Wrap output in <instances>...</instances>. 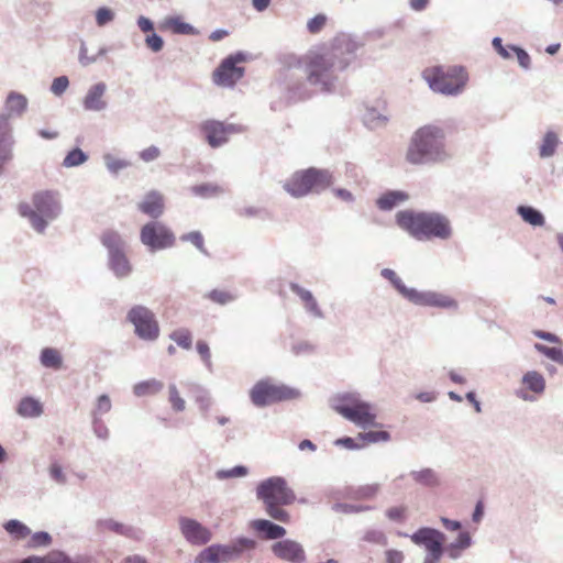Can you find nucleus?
<instances>
[{
	"label": "nucleus",
	"instance_id": "54",
	"mask_svg": "<svg viewBox=\"0 0 563 563\" xmlns=\"http://www.w3.org/2000/svg\"><path fill=\"white\" fill-rule=\"evenodd\" d=\"M197 352L199 353L202 361L206 363V365H211V353L209 345L205 341H198L196 344Z\"/></svg>",
	"mask_w": 563,
	"mask_h": 563
},
{
	"label": "nucleus",
	"instance_id": "4",
	"mask_svg": "<svg viewBox=\"0 0 563 563\" xmlns=\"http://www.w3.org/2000/svg\"><path fill=\"white\" fill-rule=\"evenodd\" d=\"M257 497L263 500L269 517L284 523L289 522V514L282 506L291 505L296 496L284 478L272 477L262 482L257 487Z\"/></svg>",
	"mask_w": 563,
	"mask_h": 563
},
{
	"label": "nucleus",
	"instance_id": "10",
	"mask_svg": "<svg viewBox=\"0 0 563 563\" xmlns=\"http://www.w3.org/2000/svg\"><path fill=\"white\" fill-rule=\"evenodd\" d=\"M334 409L345 419L363 428L374 426L376 419L372 405L354 397L343 399Z\"/></svg>",
	"mask_w": 563,
	"mask_h": 563
},
{
	"label": "nucleus",
	"instance_id": "49",
	"mask_svg": "<svg viewBox=\"0 0 563 563\" xmlns=\"http://www.w3.org/2000/svg\"><path fill=\"white\" fill-rule=\"evenodd\" d=\"M68 78L66 76H60L53 80L51 90L56 96H60L68 88Z\"/></svg>",
	"mask_w": 563,
	"mask_h": 563
},
{
	"label": "nucleus",
	"instance_id": "57",
	"mask_svg": "<svg viewBox=\"0 0 563 563\" xmlns=\"http://www.w3.org/2000/svg\"><path fill=\"white\" fill-rule=\"evenodd\" d=\"M128 166H130V163L126 161L108 157V168L112 173H119L121 169H124Z\"/></svg>",
	"mask_w": 563,
	"mask_h": 563
},
{
	"label": "nucleus",
	"instance_id": "43",
	"mask_svg": "<svg viewBox=\"0 0 563 563\" xmlns=\"http://www.w3.org/2000/svg\"><path fill=\"white\" fill-rule=\"evenodd\" d=\"M470 544H471L470 533L468 532H460L455 542H453L449 548L451 556L456 558L457 554L454 551L455 550H464L467 547H470Z\"/></svg>",
	"mask_w": 563,
	"mask_h": 563
},
{
	"label": "nucleus",
	"instance_id": "32",
	"mask_svg": "<svg viewBox=\"0 0 563 563\" xmlns=\"http://www.w3.org/2000/svg\"><path fill=\"white\" fill-rule=\"evenodd\" d=\"M27 100L26 98L18 92H10L5 107L9 112V114H22L24 110L26 109Z\"/></svg>",
	"mask_w": 563,
	"mask_h": 563
},
{
	"label": "nucleus",
	"instance_id": "1",
	"mask_svg": "<svg viewBox=\"0 0 563 563\" xmlns=\"http://www.w3.org/2000/svg\"><path fill=\"white\" fill-rule=\"evenodd\" d=\"M355 43L346 35L335 36L330 43L309 49L286 74V87L299 99L316 92L333 91L338 81L335 69L343 70L355 52Z\"/></svg>",
	"mask_w": 563,
	"mask_h": 563
},
{
	"label": "nucleus",
	"instance_id": "51",
	"mask_svg": "<svg viewBox=\"0 0 563 563\" xmlns=\"http://www.w3.org/2000/svg\"><path fill=\"white\" fill-rule=\"evenodd\" d=\"M52 541L51 536L47 532H36L32 536L30 545L31 547H41V545H48Z\"/></svg>",
	"mask_w": 563,
	"mask_h": 563
},
{
	"label": "nucleus",
	"instance_id": "18",
	"mask_svg": "<svg viewBox=\"0 0 563 563\" xmlns=\"http://www.w3.org/2000/svg\"><path fill=\"white\" fill-rule=\"evenodd\" d=\"M12 128L9 118L0 114V175L4 170L5 165L12 159L13 153Z\"/></svg>",
	"mask_w": 563,
	"mask_h": 563
},
{
	"label": "nucleus",
	"instance_id": "61",
	"mask_svg": "<svg viewBox=\"0 0 563 563\" xmlns=\"http://www.w3.org/2000/svg\"><path fill=\"white\" fill-rule=\"evenodd\" d=\"M51 476L58 483L65 482V476L63 474L62 467L58 464H53L49 468Z\"/></svg>",
	"mask_w": 563,
	"mask_h": 563
},
{
	"label": "nucleus",
	"instance_id": "36",
	"mask_svg": "<svg viewBox=\"0 0 563 563\" xmlns=\"http://www.w3.org/2000/svg\"><path fill=\"white\" fill-rule=\"evenodd\" d=\"M558 145V137L555 133L548 132L543 137L542 144L540 146V156L549 157L552 156L555 152Z\"/></svg>",
	"mask_w": 563,
	"mask_h": 563
},
{
	"label": "nucleus",
	"instance_id": "39",
	"mask_svg": "<svg viewBox=\"0 0 563 563\" xmlns=\"http://www.w3.org/2000/svg\"><path fill=\"white\" fill-rule=\"evenodd\" d=\"M192 191L198 196L209 198V197H214V196L222 194L224 191V189L221 186L216 185V184H202V185L195 186L192 188Z\"/></svg>",
	"mask_w": 563,
	"mask_h": 563
},
{
	"label": "nucleus",
	"instance_id": "31",
	"mask_svg": "<svg viewBox=\"0 0 563 563\" xmlns=\"http://www.w3.org/2000/svg\"><path fill=\"white\" fill-rule=\"evenodd\" d=\"M103 86L101 84L96 85L92 87L84 101L85 108L87 110H99L102 108V97H103Z\"/></svg>",
	"mask_w": 563,
	"mask_h": 563
},
{
	"label": "nucleus",
	"instance_id": "19",
	"mask_svg": "<svg viewBox=\"0 0 563 563\" xmlns=\"http://www.w3.org/2000/svg\"><path fill=\"white\" fill-rule=\"evenodd\" d=\"M180 530L187 541L194 544H205L210 541L211 532L198 521L189 518H180Z\"/></svg>",
	"mask_w": 563,
	"mask_h": 563
},
{
	"label": "nucleus",
	"instance_id": "35",
	"mask_svg": "<svg viewBox=\"0 0 563 563\" xmlns=\"http://www.w3.org/2000/svg\"><path fill=\"white\" fill-rule=\"evenodd\" d=\"M534 349L545 355L548 358L556 362L560 365H563V351L559 346L549 347L541 343H536Z\"/></svg>",
	"mask_w": 563,
	"mask_h": 563
},
{
	"label": "nucleus",
	"instance_id": "21",
	"mask_svg": "<svg viewBox=\"0 0 563 563\" xmlns=\"http://www.w3.org/2000/svg\"><path fill=\"white\" fill-rule=\"evenodd\" d=\"M139 209L150 216L151 218H158L164 212V199L159 192L151 191L148 192L143 201L139 203Z\"/></svg>",
	"mask_w": 563,
	"mask_h": 563
},
{
	"label": "nucleus",
	"instance_id": "26",
	"mask_svg": "<svg viewBox=\"0 0 563 563\" xmlns=\"http://www.w3.org/2000/svg\"><path fill=\"white\" fill-rule=\"evenodd\" d=\"M382 276L388 279L402 297L409 301L411 300V294H415L416 289L406 287L401 278L393 269L384 268Z\"/></svg>",
	"mask_w": 563,
	"mask_h": 563
},
{
	"label": "nucleus",
	"instance_id": "64",
	"mask_svg": "<svg viewBox=\"0 0 563 563\" xmlns=\"http://www.w3.org/2000/svg\"><path fill=\"white\" fill-rule=\"evenodd\" d=\"M229 35V32L225 30H216L209 35V40L212 42L221 41L222 38L227 37Z\"/></svg>",
	"mask_w": 563,
	"mask_h": 563
},
{
	"label": "nucleus",
	"instance_id": "41",
	"mask_svg": "<svg viewBox=\"0 0 563 563\" xmlns=\"http://www.w3.org/2000/svg\"><path fill=\"white\" fill-rule=\"evenodd\" d=\"M86 159V154L81 150L75 148L66 155L63 165L65 167H75L82 164Z\"/></svg>",
	"mask_w": 563,
	"mask_h": 563
},
{
	"label": "nucleus",
	"instance_id": "25",
	"mask_svg": "<svg viewBox=\"0 0 563 563\" xmlns=\"http://www.w3.org/2000/svg\"><path fill=\"white\" fill-rule=\"evenodd\" d=\"M16 411L20 416L25 418L37 417L43 412V407L38 400L32 397H25L21 399Z\"/></svg>",
	"mask_w": 563,
	"mask_h": 563
},
{
	"label": "nucleus",
	"instance_id": "44",
	"mask_svg": "<svg viewBox=\"0 0 563 563\" xmlns=\"http://www.w3.org/2000/svg\"><path fill=\"white\" fill-rule=\"evenodd\" d=\"M169 402L175 411H183L186 408L185 400L180 397L179 391L175 385H170L168 388Z\"/></svg>",
	"mask_w": 563,
	"mask_h": 563
},
{
	"label": "nucleus",
	"instance_id": "22",
	"mask_svg": "<svg viewBox=\"0 0 563 563\" xmlns=\"http://www.w3.org/2000/svg\"><path fill=\"white\" fill-rule=\"evenodd\" d=\"M251 526L255 531L264 533V538L268 540H276L286 534V529L284 527L275 525L266 519L254 520Z\"/></svg>",
	"mask_w": 563,
	"mask_h": 563
},
{
	"label": "nucleus",
	"instance_id": "46",
	"mask_svg": "<svg viewBox=\"0 0 563 563\" xmlns=\"http://www.w3.org/2000/svg\"><path fill=\"white\" fill-rule=\"evenodd\" d=\"M183 241H188L192 243L199 251L206 253L203 236L200 232L194 231L181 236Z\"/></svg>",
	"mask_w": 563,
	"mask_h": 563
},
{
	"label": "nucleus",
	"instance_id": "7",
	"mask_svg": "<svg viewBox=\"0 0 563 563\" xmlns=\"http://www.w3.org/2000/svg\"><path fill=\"white\" fill-rule=\"evenodd\" d=\"M333 183L331 173L325 169L308 168L294 173L284 184V189L292 197L300 198L310 192L327 189Z\"/></svg>",
	"mask_w": 563,
	"mask_h": 563
},
{
	"label": "nucleus",
	"instance_id": "62",
	"mask_svg": "<svg viewBox=\"0 0 563 563\" xmlns=\"http://www.w3.org/2000/svg\"><path fill=\"white\" fill-rule=\"evenodd\" d=\"M137 25L143 32L153 31V23L145 16H140L137 20Z\"/></svg>",
	"mask_w": 563,
	"mask_h": 563
},
{
	"label": "nucleus",
	"instance_id": "16",
	"mask_svg": "<svg viewBox=\"0 0 563 563\" xmlns=\"http://www.w3.org/2000/svg\"><path fill=\"white\" fill-rule=\"evenodd\" d=\"M272 551L283 561L290 563H303L306 561V553L302 545L290 539L274 543Z\"/></svg>",
	"mask_w": 563,
	"mask_h": 563
},
{
	"label": "nucleus",
	"instance_id": "9",
	"mask_svg": "<svg viewBox=\"0 0 563 563\" xmlns=\"http://www.w3.org/2000/svg\"><path fill=\"white\" fill-rule=\"evenodd\" d=\"M255 541L247 538H240L227 545H210L197 556V563H227L240 556L245 550L255 548Z\"/></svg>",
	"mask_w": 563,
	"mask_h": 563
},
{
	"label": "nucleus",
	"instance_id": "23",
	"mask_svg": "<svg viewBox=\"0 0 563 563\" xmlns=\"http://www.w3.org/2000/svg\"><path fill=\"white\" fill-rule=\"evenodd\" d=\"M162 27L173 32L174 34L194 35L197 33L192 25L184 22L179 16L166 18L162 24Z\"/></svg>",
	"mask_w": 563,
	"mask_h": 563
},
{
	"label": "nucleus",
	"instance_id": "45",
	"mask_svg": "<svg viewBox=\"0 0 563 563\" xmlns=\"http://www.w3.org/2000/svg\"><path fill=\"white\" fill-rule=\"evenodd\" d=\"M327 16L322 13L317 14L312 19H310L307 23V29L310 34L319 33L327 24Z\"/></svg>",
	"mask_w": 563,
	"mask_h": 563
},
{
	"label": "nucleus",
	"instance_id": "2",
	"mask_svg": "<svg viewBox=\"0 0 563 563\" xmlns=\"http://www.w3.org/2000/svg\"><path fill=\"white\" fill-rule=\"evenodd\" d=\"M449 157L445 147V133L441 126L427 124L411 135L405 161L410 165L440 163Z\"/></svg>",
	"mask_w": 563,
	"mask_h": 563
},
{
	"label": "nucleus",
	"instance_id": "5",
	"mask_svg": "<svg viewBox=\"0 0 563 563\" xmlns=\"http://www.w3.org/2000/svg\"><path fill=\"white\" fill-rule=\"evenodd\" d=\"M423 79L438 93L455 96L461 93L468 80V74L462 66H431L423 70Z\"/></svg>",
	"mask_w": 563,
	"mask_h": 563
},
{
	"label": "nucleus",
	"instance_id": "55",
	"mask_svg": "<svg viewBox=\"0 0 563 563\" xmlns=\"http://www.w3.org/2000/svg\"><path fill=\"white\" fill-rule=\"evenodd\" d=\"M247 470L244 466H235L229 471L218 472L219 478L239 477L246 475Z\"/></svg>",
	"mask_w": 563,
	"mask_h": 563
},
{
	"label": "nucleus",
	"instance_id": "50",
	"mask_svg": "<svg viewBox=\"0 0 563 563\" xmlns=\"http://www.w3.org/2000/svg\"><path fill=\"white\" fill-rule=\"evenodd\" d=\"M510 51L514 53V56L517 57L518 63L521 67H523L526 69L529 68L531 60H530V56L528 55V53L526 51H523L522 48L517 47V46H511Z\"/></svg>",
	"mask_w": 563,
	"mask_h": 563
},
{
	"label": "nucleus",
	"instance_id": "40",
	"mask_svg": "<svg viewBox=\"0 0 563 563\" xmlns=\"http://www.w3.org/2000/svg\"><path fill=\"white\" fill-rule=\"evenodd\" d=\"M207 297L211 301L219 303V305H225L235 299V296L233 294H231L228 290H223V289H213L207 295Z\"/></svg>",
	"mask_w": 563,
	"mask_h": 563
},
{
	"label": "nucleus",
	"instance_id": "37",
	"mask_svg": "<svg viewBox=\"0 0 563 563\" xmlns=\"http://www.w3.org/2000/svg\"><path fill=\"white\" fill-rule=\"evenodd\" d=\"M65 555L62 552H51L45 556H30L20 563H64Z\"/></svg>",
	"mask_w": 563,
	"mask_h": 563
},
{
	"label": "nucleus",
	"instance_id": "6",
	"mask_svg": "<svg viewBox=\"0 0 563 563\" xmlns=\"http://www.w3.org/2000/svg\"><path fill=\"white\" fill-rule=\"evenodd\" d=\"M34 209L26 202L19 205V213L27 218L32 227L42 233L49 220L55 219L59 213V203L52 191H40L33 195Z\"/></svg>",
	"mask_w": 563,
	"mask_h": 563
},
{
	"label": "nucleus",
	"instance_id": "13",
	"mask_svg": "<svg viewBox=\"0 0 563 563\" xmlns=\"http://www.w3.org/2000/svg\"><path fill=\"white\" fill-rule=\"evenodd\" d=\"M199 129L211 147H219L229 141L230 135L239 133L241 129L218 120H206Z\"/></svg>",
	"mask_w": 563,
	"mask_h": 563
},
{
	"label": "nucleus",
	"instance_id": "20",
	"mask_svg": "<svg viewBox=\"0 0 563 563\" xmlns=\"http://www.w3.org/2000/svg\"><path fill=\"white\" fill-rule=\"evenodd\" d=\"M108 256L109 266L118 277H124L131 273L132 267L121 246L108 244Z\"/></svg>",
	"mask_w": 563,
	"mask_h": 563
},
{
	"label": "nucleus",
	"instance_id": "8",
	"mask_svg": "<svg viewBox=\"0 0 563 563\" xmlns=\"http://www.w3.org/2000/svg\"><path fill=\"white\" fill-rule=\"evenodd\" d=\"M297 393L271 379L258 380L250 390V398L254 406L266 407L273 404L294 399Z\"/></svg>",
	"mask_w": 563,
	"mask_h": 563
},
{
	"label": "nucleus",
	"instance_id": "11",
	"mask_svg": "<svg viewBox=\"0 0 563 563\" xmlns=\"http://www.w3.org/2000/svg\"><path fill=\"white\" fill-rule=\"evenodd\" d=\"M128 320L134 325L135 333L139 338L153 341L159 335V325L155 314L147 307L136 305L132 307L126 316Z\"/></svg>",
	"mask_w": 563,
	"mask_h": 563
},
{
	"label": "nucleus",
	"instance_id": "56",
	"mask_svg": "<svg viewBox=\"0 0 563 563\" xmlns=\"http://www.w3.org/2000/svg\"><path fill=\"white\" fill-rule=\"evenodd\" d=\"M386 563H402L404 553L399 550L390 549L385 552Z\"/></svg>",
	"mask_w": 563,
	"mask_h": 563
},
{
	"label": "nucleus",
	"instance_id": "29",
	"mask_svg": "<svg viewBox=\"0 0 563 563\" xmlns=\"http://www.w3.org/2000/svg\"><path fill=\"white\" fill-rule=\"evenodd\" d=\"M407 199H408V195L405 192L390 191V192H387L378 198L377 206L382 210H390Z\"/></svg>",
	"mask_w": 563,
	"mask_h": 563
},
{
	"label": "nucleus",
	"instance_id": "58",
	"mask_svg": "<svg viewBox=\"0 0 563 563\" xmlns=\"http://www.w3.org/2000/svg\"><path fill=\"white\" fill-rule=\"evenodd\" d=\"M161 152L156 146H150L140 153L141 158L144 162H151L159 156Z\"/></svg>",
	"mask_w": 563,
	"mask_h": 563
},
{
	"label": "nucleus",
	"instance_id": "48",
	"mask_svg": "<svg viewBox=\"0 0 563 563\" xmlns=\"http://www.w3.org/2000/svg\"><path fill=\"white\" fill-rule=\"evenodd\" d=\"M361 439H363L366 442H379V441H387L389 439V433L386 431H369L366 433L360 434Z\"/></svg>",
	"mask_w": 563,
	"mask_h": 563
},
{
	"label": "nucleus",
	"instance_id": "14",
	"mask_svg": "<svg viewBox=\"0 0 563 563\" xmlns=\"http://www.w3.org/2000/svg\"><path fill=\"white\" fill-rule=\"evenodd\" d=\"M411 541L417 545H423L429 552L426 559H433L440 561L443 553V543L445 536L432 528H421L416 531L411 537Z\"/></svg>",
	"mask_w": 563,
	"mask_h": 563
},
{
	"label": "nucleus",
	"instance_id": "42",
	"mask_svg": "<svg viewBox=\"0 0 563 563\" xmlns=\"http://www.w3.org/2000/svg\"><path fill=\"white\" fill-rule=\"evenodd\" d=\"M362 540L368 543L378 544V545H386L387 544V537L385 533L380 530H367L363 537Z\"/></svg>",
	"mask_w": 563,
	"mask_h": 563
},
{
	"label": "nucleus",
	"instance_id": "24",
	"mask_svg": "<svg viewBox=\"0 0 563 563\" xmlns=\"http://www.w3.org/2000/svg\"><path fill=\"white\" fill-rule=\"evenodd\" d=\"M290 289L300 297V299L302 300L306 309L311 312L312 314L317 316V317H321L322 313L318 307V303L314 299V297L312 296V294L309 291V290H306L303 288H301L299 285L297 284H290Z\"/></svg>",
	"mask_w": 563,
	"mask_h": 563
},
{
	"label": "nucleus",
	"instance_id": "28",
	"mask_svg": "<svg viewBox=\"0 0 563 563\" xmlns=\"http://www.w3.org/2000/svg\"><path fill=\"white\" fill-rule=\"evenodd\" d=\"M522 384L531 391L536 394H542L545 389V380L543 376L536 372H527L522 377Z\"/></svg>",
	"mask_w": 563,
	"mask_h": 563
},
{
	"label": "nucleus",
	"instance_id": "52",
	"mask_svg": "<svg viewBox=\"0 0 563 563\" xmlns=\"http://www.w3.org/2000/svg\"><path fill=\"white\" fill-rule=\"evenodd\" d=\"M145 43L153 52H159L164 45L163 38L155 33L148 34L145 38Z\"/></svg>",
	"mask_w": 563,
	"mask_h": 563
},
{
	"label": "nucleus",
	"instance_id": "59",
	"mask_svg": "<svg viewBox=\"0 0 563 563\" xmlns=\"http://www.w3.org/2000/svg\"><path fill=\"white\" fill-rule=\"evenodd\" d=\"M379 489L377 484L366 485L357 490V494L363 498H373Z\"/></svg>",
	"mask_w": 563,
	"mask_h": 563
},
{
	"label": "nucleus",
	"instance_id": "3",
	"mask_svg": "<svg viewBox=\"0 0 563 563\" xmlns=\"http://www.w3.org/2000/svg\"><path fill=\"white\" fill-rule=\"evenodd\" d=\"M397 223L417 240H446L452 235L449 219L437 212L400 211Z\"/></svg>",
	"mask_w": 563,
	"mask_h": 563
},
{
	"label": "nucleus",
	"instance_id": "34",
	"mask_svg": "<svg viewBox=\"0 0 563 563\" xmlns=\"http://www.w3.org/2000/svg\"><path fill=\"white\" fill-rule=\"evenodd\" d=\"M4 529L19 540L25 539L31 533V530L24 523L15 519L5 522Z\"/></svg>",
	"mask_w": 563,
	"mask_h": 563
},
{
	"label": "nucleus",
	"instance_id": "15",
	"mask_svg": "<svg viewBox=\"0 0 563 563\" xmlns=\"http://www.w3.org/2000/svg\"><path fill=\"white\" fill-rule=\"evenodd\" d=\"M244 57L241 54L225 58L213 73V81L219 86H233L244 75V68L236 66Z\"/></svg>",
	"mask_w": 563,
	"mask_h": 563
},
{
	"label": "nucleus",
	"instance_id": "60",
	"mask_svg": "<svg viewBox=\"0 0 563 563\" xmlns=\"http://www.w3.org/2000/svg\"><path fill=\"white\" fill-rule=\"evenodd\" d=\"M533 334H534L537 338L543 339V340H545V341H549V342H552V343H559V344H561V340L559 339V336H556V335H555V334H553V333L544 332V331H541V330H534V331H533Z\"/></svg>",
	"mask_w": 563,
	"mask_h": 563
},
{
	"label": "nucleus",
	"instance_id": "17",
	"mask_svg": "<svg viewBox=\"0 0 563 563\" xmlns=\"http://www.w3.org/2000/svg\"><path fill=\"white\" fill-rule=\"evenodd\" d=\"M410 302L419 306H430L438 308H456L457 302L451 296L435 291H418L411 294Z\"/></svg>",
	"mask_w": 563,
	"mask_h": 563
},
{
	"label": "nucleus",
	"instance_id": "63",
	"mask_svg": "<svg viewBox=\"0 0 563 563\" xmlns=\"http://www.w3.org/2000/svg\"><path fill=\"white\" fill-rule=\"evenodd\" d=\"M441 521H442L444 528L448 530L455 531L461 528V523L459 521L450 520L448 518H441Z\"/></svg>",
	"mask_w": 563,
	"mask_h": 563
},
{
	"label": "nucleus",
	"instance_id": "38",
	"mask_svg": "<svg viewBox=\"0 0 563 563\" xmlns=\"http://www.w3.org/2000/svg\"><path fill=\"white\" fill-rule=\"evenodd\" d=\"M170 339L180 347L189 350L192 344V336L188 329H178L170 333Z\"/></svg>",
	"mask_w": 563,
	"mask_h": 563
},
{
	"label": "nucleus",
	"instance_id": "33",
	"mask_svg": "<svg viewBox=\"0 0 563 563\" xmlns=\"http://www.w3.org/2000/svg\"><path fill=\"white\" fill-rule=\"evenodd\" d=\"M518 213L526 222L530 223L531 225L539 227L543 225L544 223V217L542 213L532 207L521 206L518 208Z\"/></svg>",
	"mask_w": 563,
	"mask_h": 563
},
{
	"label": "nucleus",
	"instance_id": "30",
	"mask_svg": "<svg viewBox=\"0 0 563 563\" xmlns=\"http://www.w3.org/2000/svg\"><path fill=\"white\" fill-rule=\"evenodd\" d=\"M41 363L44 367L59 369L63 365V358L58 350L45 347L41 352Z\"/></svg>",
	"mask_w": 563,
	"mask_h": 563
},
{
	"label": "nucleus",
	"instance_id": "27",
	"mask_svg": "<svg viewBox=\"0 0 563 563\" xmlns=\"http://www.w3.org/2000/svg\"><path fill=\"white\" fill-rule=\"evenodd\" d=\"M164 387V384L157 379H148L141 383H137L133 391L137 397H146L158 394Z\"/></svg>",
	"mask_w": 563,
	"mask_h": 563
},
{
	"label": "nucleus",
	"instance_id": "47",
	"mask_svg": "<svg viewBox=\"0 0 563 563\" xmlns=\"http://www.w3.org/2000/svg\"><path fill=\"white\" fill-rule=\"evenodd\" d=\"M363 120L367 126L371 129H374L380 124H384L386 122V118L382 115H376V113L373 110H368L364 117Z\"/></svg>",
	"mask_w": 563,
	"mask_h": 563
},
{
	"label": "nucleus",
	"instance_id": "12",
	"mask_svg": "<svg viewBox=\"0 0 563 563\" xmlns=\"http://www.w3.org/2000/svg\"><path fill=\"white\" fill-rule=\"evenodd\" d=\"M140 239L152 252L172 247L176 241L173 231L157 221L144 224L140 232Z\"/></svg>",
	"mask_w": 563,
	"mask_h": 563
},
{
	"label": "nucleus",
	"instance_id": "53",
	"mask_svg": "<svg viewBox=\"0 0 563 563\" xmlns=\"http://www.w3.org/2000/svg\"><path fill=\"white\" fill-rule=\"evenodd\" d=\"M407 508L405 506L391 507L386 511L387 517L394 521H402L406 518Z\"/></svg>",
	"mask_w": 563,
	"mask_h": 563
}]
</instances>
